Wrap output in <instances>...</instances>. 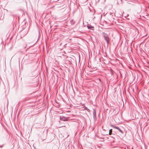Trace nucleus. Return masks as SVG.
Instances as JSON below:
<instances>
[{
    "instance_id": "8",
    "label": "nucleus",
    "mask_w": 149,
    "mask_h": 149,
    "mask_svg": "<svg viewBox=\"0 0 149 149\" xmlns=\"http://www.w3.org/2000/svg\"><path fill=\"white\" fill-rule=\"evenodd\" d=\"M112 132V129H110L109 130V135H111Z\"/></svg>"
},
{
    "instance_id": "5",
    "label": "nucleus",
    "mask_w": 149,
    "mask_h": 149,
    "mask_svg": "<svg viewBox=\"0 0 149 149\" xmlns=\"http://www.w3.org/2000/svg\"><path fill=\"white\" fill-rule=\"evenodd\" d=\"M128 2L126 3V5L127 6H129V5H134V4L132 1H127Z\"/></svg>"
},
{
    "instance_id": "6",
    "label": "nucleus",
    "mask_w": 149,
    "mask_h": 149,
    "mask_svg": "<svg viewBox=\"0 0 149 149\" xmlns=\"http://www.w3.org/2000/svg\"><path fill=\"white\" fill-rule=\"evenodd\" d=\"M87 27L88 29H91V30H93L94 28V26H91L90 25H88L87 26Z\"/></svg>"
},
{
    "instance_id": "12",
    "label": "nucleus",
    "mask_w": 149,
    "mask_h": 149,
    "mask_svg": "<svg viewBox=\"0 0 149 149\" xmlns=\"http://www.w3.org/2000/svg\"><path fill=\"white\" fill-rule=\"evenodd\" d=\"M8 104H7V106H8Z\"/></svg>"
},
{
    "instance_id": "11",
    "label": "nucleus",
    "mask_w": 149,
    "mask_h": 149,
    "mask_svg": "<svg viewBox=\"0 0 149 149\" xmlns=\"http://www.w3.org/2000/svg\"><path fill=\"white\" fill-rule=\"evenodd\" d=\"M3 146V145H2V146H0V148H2Z\"/></svg>"
},
{
    "instance_id": "1",
    "label": "nucleus",
    "mask_w": 149,
    "mask_h": 149,
    "mask_svg": "<svg viewBox=\"0 0 149 149\" xmlns=\"http://www.w3.org/2000/svg\"><path fill=\"white\" fill-rule=\"evenodd\" d=\"M102 35L104 37V40L107 42V44H108L110 41L108 35L105 32H103L102 33Z\"/></svg>"
},
{
    "instance_id": "2",
    "label": "nucleus",
    "mask_w": 149,
    "mask_h": 149,
    "mask_svg": "<svg viewBox=\"0 0 149 149\" xmlns=\"http://www.w3.org/2000/svg\"><path fill=\"white\" fill-rule=\"evenodd\" d=\"M111 127L117 129L122 133H123L122 131L120 129L119 127L114 125H112Z\"/></svg>"
},
{
    "instance_id": "4",
    "label": "nucleus",
    "mask_w": 149,
    "mask_h": 149,
    "mask_svg": "<svg viewBox=\"0 0 149 149\" xmlns=\"http://www.w3.org/2000/svg\"><path fill=\"white\" fill-rule=\"evenodd\" d=\"M60 119L61 120L66 121L67 120L68 118L65 116H60Z\"/></svg>"
},
{
    "instance_id": "14",
    "label": "nucleus",
    "mask_w": 149,
    "mask_h": 149,
    "mask_svg": "<svg viewBox=\"0 0 149 149\" xmlns=\"http://www.w3.org/2000/svg\"><path fill=\"white\" fill-rule=\"evenodd\" d=\"M117 3L118 4V2H117Z\"/></svg>"
},
{
    "instance_id": "10",
    "label": "nucleus",
    "mask_w": 149,
    "mask_h": 149,
    "mask_svg": "<svg viewBox=\"0 0 149 149\" xmlns=\"http://www.w3.org/2000/svg\"><path fill=\"white\" fill-rule=\"evenodd\" d=\"M84 108L85 110H87V109H88V108L86 107H84Z\"/></svg>"
},
{
    "instance_id": "3",
    "label": "nucleus",
    "mask_w": 149,
    "mask_h": 149,
    "mask_svg": "<svg viewBox=\"0 0 149 149\" xmlns=\"http://www.w3.org/2000/svg\"><path fill=\"white\" fill-rule=\"evenodd\" d=\"M93 118L94 120H96L97 118L96 110L95 109H93Z\"/></svg>"
},
{
    "instance_id": "7",
    "label": "nucleus",
    "mask_w": 149,
    "mask_h": 149,
    "mask_svg": "<svg viewBox=\"0 0 149 149\" xmlns=\"http://www.w3.org/2000/svg\"><path fill=\"white\" fill-rule=\"evenodd\" d=\"M74 22L73 19H71L70 20V23L71 24H73L74 23Z\"/></svg>"
},
{
    "instance_id": "13",
    "label": "nucleus",
    "mask_w": 149,
    "mask_h": 149,
    "mask_svg": "<svg viewBox=\"0 0 149 149\" xmlns=\"http://www.w3.org/2000/svg\"><path fill=\"white\" fill-rule=\"evenodd\" d=\"M120 1L121 2H121H122V1L121 0V1Z\"/></svg>"
},
{
    "instance_id": "9",
    "label": "nucleus",
    "mask_w": 149,
    "mask_h": 149,
    "mask_svg": "<svg viewBox=\"0 0 149 149\" xmlns=\"http://www.w3.org/2000/svg\"><path fill=\"white\" fill-rule=\"evenodd\" d=\"M88 112H90V110L88 108L86 110Z\"/></svg>"
}]
</instances>
